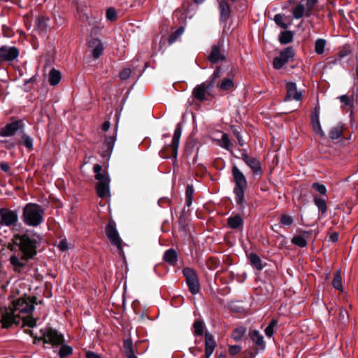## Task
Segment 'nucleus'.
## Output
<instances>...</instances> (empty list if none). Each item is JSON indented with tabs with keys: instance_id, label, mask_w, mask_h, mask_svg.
I'll list each match as a JSON object with an SVG mask.
<instances>
[{
	"instance_id": "47",
	"label": "nucleus",
	"mask_w": 358,
	"mask_h": 358,
	"mask_svg": "<svg viewBox=\"0 0 358 358\" xmlns=\"http://www.w3.org/2000/svg\"><path fill=\"white\" fill-rule=\"evenodd\" d=\"M275 22L281 28L286 29L287 27V24L285 22L283 15L280 14H277L274 17Z\"/></svg>"
},
{
	"instance_id": "64",
	"label": "nucleus",
	"mask_w": 358,
	"mask_h": 358,
	"mask_svg": "<svg viewBox=\"0 0 358 358\" xmlns=\"http://www.w3.org/2000/svg\"><path fill=\"white\" fill-rule=\"evenodd\" d=\"M125 355L127 356V358H137L134 355V352H130L126 353Z\"/></svg>"
},
{
	"instance_id": "18",
	"label": "nucleus",
	"mask_w": 358,
	"mask_h": 358,
	"mask_svg": "<svg viewBox=\"0 0 358 358\" xmlns=\"http://www.w3.org/2000/svg\"><path fill=\"white\" fill-rule=\"evenodd\" d=\"M319 117L320 110L319 109L315 108L311 115V127L313 131L315 133H317L320 137H324L325 136V134L322 129Z\"/></svg>"
},
{
	"instance_id": "16",
	"label": "nucleus",
	"mask_w": 358,
	"mask_h": 358,
	"mask_svg": "<svg viewBox=\"0 0 358 358\" xmlns=\"http://www.w3.org/2000/svg\"><path fill=\"white\" fill-rule=\"evenodd\" d=\"M225 56L223 50L220 44H214L212 46L210 54L208 56V60L212 63H217L224 61Z\"/></svg>"
},
{
	"instance_id": "45",
	"label": "nucleus",
	"mask_w": 358,
	"mask_h": 358,
	"mask_svg": "<svg viewBox=\"0 0 358 358\" xmlns=\"http://www.w3.org/2000/svg\"><path fill=\"white\" fill-rule=\"evenodd\" d=\"M277 324L275 320H272L269 324L266 327L264 332L268 337H271L273 334V328Z\"/></svg>"
},
{
	"instance_id": "50",
	"label": "nucleus",
	"mask_w": 358,
	"mask_h": 358,
	"mask_svg": "<svg viewBox=\"0 0 358 358\" xmlns=\"http://www.w3.org/2000/svg\"><path fill=\"white\" fill-rule=\"evenodd\" d=\"M183 31H184L183 27H180L179 29H178L173 34H172L171 35L170 39H169L170 43L175 42L176 41V39L178 38V37H179L180 36H181L182 34Z\"/></svg>"
},
{
	"instance_id": "28",
	"label": "nucleus",
	"mask_w": 358,
	"mask_h": 358,
	"mask_svg": "<svg viewBox=\"0 0 358 358\" xmlns=\"http://www.w3.org/2000/svg\"><path fill=\"white\" fill-rule=\"evenodd\" d=\"M314 203L315 206L317 207L318 210L321 214L323 215L327 212V206L326 199L322 197L315 196Z\"/></svg>"
},
{
	"instance_id": "57",
	"label": "nucleus",
	"mask_w": 358,
	"mask_h": 358,
	"mask_svg": "<svg viewBox=\"0 0 358 358\" xmlns=\"http://www.w3.org/2000/svg\"><path fill=\"white\" fill-rule=\"evenodd\" d=\"M58 248L61 251H65L68 249V244L66 240H61L58 244Z\"/></svg>"
},
{
	"instance_id": "20",
	"label": "nucleus",
	"mask_w": 358,
	"mask_h": 358,
	"mask_svg": "<svg viewBox=\"0 0 358 358\" xmlns=\"http://www.w3.org/2000/svg\"><path fill=\"white\" fill-rule=\"evenodd\" d=\"M88 45L94 58L97 59L99 57L103 50V45L101 41L99 38H92L89 41Z\"/></svg>"
},
{
	"instance_id": "6",
	"label": "nucleus",
	"mask_w": 358,
	"mask_h": 358,
	"mask_svg": "<svg viewBox=\"0 0 358 358\" xmlns=\"http://www.w3.org/2000/svg\"><path fill=\"white\" fill-rule=\"evenodd\" d=\"M182 134V128L180 126V124H178L177 125L176 129H175L172 143L171 145H168L167 147L164 148L160 152V155L162 157L164 158H170V154H167V152H169V150H171V156L176 159L177 155H178V145H179V141Z\"/></svg>"
},
{
	"instance_id": "55",
	"label": "nucleus",
	"mask_w": 358,
	"mask_h": 358,
	"mask_svg": "<svg viewBox=\"0 0 358 358\" xmlns=\"http://www.w3.org/2000/svg\"><path fill=\"white\" fill-rule=\"evenodd\" d=\"M241 351V347L238 345H232L230 346L229 349V352L231 355H235L238 354Z\"/></svg>"
},
{
	"instance_id": "26",
	"label": "nucleus",
	"mask_w": 358,
	"mask_h": 358,
	"mask_svg": "<svg viewBox=\"0 0 358 358\" xmlns=\"http://www.w3.org/2000/svg\"><path fill=\"white\" fill-rule=\"evenodd\" d=\"M227 223L230 228L236 229L242 227L243 221L240 215H236L229 217L227 220Z\"/></svg>"
},
{
	"instance_id": "39",
	"label": "nucleus",
	"mask_w": 358,
	"mask_h": 358,
	"mask_svg": "<svg viewBox=\"0 0 358 358\" xmlns=\"http://www.w3.org/2000/svg\"><path fill=\"white\" fill-rule=\"evenodd\" d=\"M246 188H234L236 202L238 205H242L244 201V192Z\"/></svg>"
},
{
	"instance_id": "1",
	"label": "nucleus",
	"mask_w": 358,
	"mask_h": 358,
	"mask_svg": "<svg viewBox=\"0 0 358 358\" xmlns=\"http://www.w3.org/2000/svg\"><path fill=\"white\" fill-rule=\"evenodd\" d=\"M38 236L29 234H15L13 239V243L8 246L11 251L19 247L18 251H15L9 258L10 264L16 273H21L26 267L28 261L32 259L36 254V244L40 241Z\"/></svg>"
},
{
	"instance_id": "32",
	"label": "nucleus",
	"mask_w": 358,
	"mask_h": 358,
	"mask_svg": "<svg viewBox=\"0 0 358 358\" xmlns=\"http://www.w3.org/2000/svg\"><path fill=\"white\" fill-rule=\"evenodd\" d=\"M293 39V34L290 31H285L280 33L279 41L282 44L290 43Z\"/></svg>"
},
{
	"instance_id": "61",
	"label": "nucleus",
	"mask_w": 358,
	"mask_h": 358,
	"mask_svg": "<svg viewBox=\"0 0 358 358\" xmlns=\"http://www.w3.org/2000/svg\"><path fill=\"white\" fill-rule=\"evenodd\" d=\"M1 169L2 171L7 172L10 169V166L7 163H1Z\"/></svg>"
},
{
	"instance_id": "63",
	"label": "nucleus",
	"mask_w": 358,
	"mask_h": 358,
	"mask_svg": "<svg viewBox=\"0 0 358 358\" xmlns=\"http://www.w3.org/2000/svg\"><path fill=\"white\" fill-rule=\"evenodd\" d=\"M125 355L127 356V358H137L134 355V352H130L126 353Z\"/></svg>"
},
{
	"instance_id": "34",
	"label": "nucleus",
	"mask_w": 358,
	"mask_h": 358,
	"mask_svg": "<svg viewBox=\"0 0 358 358\" xmlns=\"http://www.w3.org/2000/svg\"><path fill=\"white\" fill-rule=\"evenodd\" d=\"M326 41L323 38H318L315 43V51L317 55H322L324 52Z\"/></svg>"
},
{
	"instance_id": "38",
	"label": "nucleus",
	"mask_w": 358,
	"mask_h": 358,
	"mask_svg": "<svg viewBox=\"0 0 358 358\" xmlns=\"http://www.w3.org/2000/svg\"><path fill=\"white\" fill-rule=\"evenodd\" d=\"M234 87V82L231 78H224L219 85V88L223 91H228Z\"/></svg>"
},
{
	"instance_id": "58",
	"label": "nucleus",
	"mask_w": 358,
	"mask_h": 358,
	"mask_svg": "<svg viewBox=\"0 0 358 358\" xmlns=\"http://www.w3.org/2000/svg\"><path fill=\"white\" fill-rule=\"evenodd\" d=\"M234 134L236 136V138H237V141H238V144L241 145V146H243L244 145V141L243 139L242 138L240 133L237 131H234Z\"/></svg>"
},
{
	"instance_id": "25",
	"label": "nucleus",
	"mask_w": 358,
	"mask_h": 358,
	"mask_svg": "<svg viewBox=\"0 0 358 358\" xmlns=\"http://www.w3.org/2000/svg\"><path fill=\"white\" fill-rule=\"evenodd\" d=\"M164 260L170 265H175L178 260V255L175 250L169 249L164 255Z\"/></svg>"
},
{
	"instance_id": "60",
	"label": "nucleus",
	"mask_w": 358,
	"mask_h": 358,
	"mask_svg": "<svg viewBox=\"0 0 358 358\" xmlns=\"http://www.w3.org/2000/svg\"><path fill=\"white\" fill-rule=\"evenodd\" d=\"M110 122L106 121L102 125V130L104 131H108L110 128Z\"/></svg>"
},
{
	"instance_id": "59",
	"label": "nucleus",
	"mask_w": 358,
	"mask_h": 358,
	"mask_svg": "<svg viewBox=\"0 0 358 358\" xmlns=\"http://www.w3.org/2000/svg\"><path fill=\"white\" fill-rule=\"evenodd\" d=\"M86 357L87 358H101V357L94 352H87L86 353Z\"/></svg>"
},
{
	"instance_id": "48",
	"label": "nucleus",
	"mask_w": 358,
	"mask_h": 358,
	"mask_svg": "<svg viewBox=\"0 0 358 358\" xmlns=\"http://www.w3.org/2000/svg\"><path fill=\"white\" fill-rule=\"evenodd\" d=\"M313 189L315 191L318 192L321 194L325 195L327 193L326 187L324 185L319 184L317 182H315L312 185Z\"/></svg>"
},
{
	"instance_id": "54",
	"label": "nucleus",
	"mask_w": 358,
	"mask_h": 358,
	"mask_svg": "<svg viewBox=\"0 0 358 358\" xmlns=\"http://www.w3.org/2000/svg\"><path fill=\"white\" fill-rule=\"evenodd\" d=\"M351 50L349 46H345L339 52L338 56L340 58L345 57L350 55Z\"/></svg>"
},
{
	"instance_id": "40",
	"label": "nucleus",
	"mask_w": 358,
	"mask_h": 358,
	"mask_svg": "<svg viewBox=\"0 0 358 358\" xmlns=\"http://www.w3.org/2000/svg\"><path fill=\"white\" fill-rule=\"evenodd\" d=\"M194 189L192 186L188 185L185 190V203L187 206H190L192 203V196Z\"/></svg>"
},
{
	"instance_id": "15",
	"label": "nucleus",
	"mask_w": 358,
	"mask_h": 358,
	"mask_svg": "<svg viewBox=\"0 0 358 358\" xmlns=\"http://www.w3.org/2000/svg\"><path fill=\"white\" fill-rule=\"evenodd\" d=\"M22 125V123L21 121H15L8 124L0 129V136L5 137L13 136L21 129Z\"/></svg>"
},
{
	"instance_id": "8",
	"label": "nucleus",
	"mask_w": 358,
	"mask_h": 358,
	"mask_svg": "<svg viewBox=\"0 0 358 358\" xmlns=\"http://www.w3.org/2000/svg\"><path fill=\"white\" fill-rule=\"evenodd\" d=\"M18 222V215L16 211L8 208H0V225L5 227L15 226Z\"/></svg>"
},
{
	"instance_id": "24",
	"label": "nucleus",
	"mask_w": 358,
	"mask_h": 358,
	"mask_svg": "<svg viewBox=\"0 0 358 358\" xmlns=\"http://www.w3.org/2000/svg\"><path fill=\"white\" fill-rule=\"evenodd\" d=\"M249 336L256 345L260 347L262 349L264 348L265 343L264 337L257 330H250Z\"/></svg>"
},
{
	"instance_id": "11",
	"label": "nucleus",
	"mask_w": 358,
	"mask_h": 358,
	"mask_svg": "<svg viewBox=\"0 0 358 358\" xmlns=\"http://www.w3.org/2000/svg\"><path fill=\"white\" fill-rule=\"evenodd\" d=\"M19 55V50L14 46L3 45L0 48V62H12Z\"/></svg>"
},
{
	"instance_id": "51",
	"label": "nucleus",
	"mask_w": 358,
	"mask_h": 358,
	"mask_svg": "<svg viewBox=\"0 0 358 358\" xmlns=\"http://www.w3.org/2000/svg\"><path fill=\"white\" fill-rule=\"evenodd\" d=\"M220 74H221V68L217 66V67H216V69L215 70V71L213 72V73L212 75L211 81L210 83H208L209 84L211 85L212 87H214L215 83V80L220 76Z\"/></svg>"
},
{
	"instance_id": "13",
	"label": "nucleus",
	"mask_w": 358,
	"mask_h": 358,
	"mask_svg": "<svg viewBox=\"0 0 358 358\" xmlns=\"http://www.w3.org/2000/svg\"><path fill=\"white\" fill-rule=\"evenodd\" d=\"M242 159L250 168L251 171L255 176H261L262 175V169L259 161L252 157H250L246 154H242Z\"/></svg>"
},
{
	"instance_id": "43",
	"label": "nucleus",
	"mask_w": 358,
	"mask_h": 358,
	"mask_svg": "<svg viewBox=\"0 0 358 358\" xmlns=\"http://www.w3.org/2000/svg\"><path fill=\"white\" fill-rule=\"evenodd\" d=\"M194 334L196 336H201L203 333V322L201 320H196L193 325Z\"/></svg>"
},
{
	"instance_id": "56",
	"label": "nucleus",
	"mask_w": 358,
	"mask_h": 358,
	"mask_svg": "<svg viewBox=\"0 0 358 358\" xmlns=\"http://www.w3.org/2000/svg\"><path fill=\"white\" fill-rule=\"evenodd\" d=\"M348 317V312L345 309L341 308L339 312V317L341 322H344Z\"/></svg>"
},
{
	"instance_id": "22",
	"label": "nucleus",
	"mask_w": 358,
	"mask_h": 358,
	"mask_svg": "<svg viewBox=\"0 0 358 358\" xmlns=\"http://www.w3.org/2000/svg\"><path fill=\"white\" fill-rule=\"evenodd\" d=\"M308 238L309 233L303 231L302 234L294 236L292 243L299 247L303 248L306 246Z\"/></svg>"
},
{
	"instance_id": "17",
	"label": "nucleus",
	"mask_w": 358,
	"mask_h": 358,
	"mask_svg": "<svg viewBox=\"0 0 358 358\" xmlns=\"http://www.w3.org/2000/svg\"><path fill=\"white\" fill-rule=\"evenodd\" d=\"M213 88L211 85L207 83H203L196 85L193 90V95L195 99L199 101H203L206 99L208 91Z\"/></svg>"
},
{
	"instance_id": "53",
	"label": "nucleus",
	"mask_w": 358,
	"mask_h": 358,
	"mask_svg": "<svg viewBox=\"0 0 358 358\" xmlns=\"http://www.w3.org/2000/svg\"><path fill=\"white\" fill-rule=\"evenodd\" d=\"M131 69H124L123 70L121 71V72L120 73V78L122 79V80H127V78H129L130 75H131Z\"/></svg>"
},
{
	"instance_id": "19",
	"label": "nucleus",
	"mask_w": 358,
	"mask_h": 358,
	"mask_svg": "<svg viewBox=\"0 0 358 358\" xmlns=\"http://www.w3.org/2000/svg\"><path fill=\"white\" fill-rule=\"evenodd\" d=\"M232 176L236 184L235 188L247 187V181L244 174L236 166L232 168Z\"/></svg>"
},
{
	"instance_id": "62",
	"label": "nucleus",
	"mask_w": 358,
	"mask_h": 358,
	"mask_svg": "<svg viewBox=\"0 0 358 358\" xmlns=\"http://www.w3.org/2000/svg\"><path fill=\"white\" fill-rule=\"evenodd\" d=\"M330 238H331V240L333 242H336V241L338 240V234H336V233H334V234H332L331 235V236H330Z\"/></svg>"
},
{
	"instance_id": "3",
	"label": "nucleus",
	"mask_w": 358,
	"mask_h": 358,
	"mask_svg": "<svg viewBox=\"0 0 358 358\" xmlns=\"http://www.w3.org/2000/svg\"><path fill=\"white\" fill-rule=\"evenodd\" d=\"M43 209L36 203H29L23 208L22 220L27 226L38 227L43 222Z\"/></svg>"
},
{
	"instance_id": "35",
	"label": "nucleus",
	"mask_w": 358,
	"mask_h": 358,
	"mask_svg": "<svg viewBox=\"0 0 358 358\" xmlns=\"http://www.w3.org/2000/svg\"><path fill=\"white\" fill-rule=\"evenodd\" d=\"M245 331H246V329L245 327H238L236 329H234L233 331V332L231 333V338L234 341H238L243 338Z\"/></svg>"
},
{
	"instance_id": "37",
	"label": "nucleus",
	"mask_w": 358,
	"mask_h": 358,
	"mask_svg": "<svg viewBox=\"0 0 358 358\" xmlns=\"http://www.w3.org/2000/svg\"><path fill=\"white\" fill-rule=\"evenodd\" d=\"M340 101L345 106L352 108L354 105L355 99L353 96H348L346 94L342 95L338 97Z\"/></svg>"
},
{
	"instance_id": "5",
	"label": "nucleus",
	"mask_w": 358,
	"mask_h": 358,
	"mask_svg": "<svg viewBox=\"0 0 358 358\" xmlns=\"http://www.w3.org/2000/svg\"><path fill=\"white\" fill-rule=\"evenodd\" d=\"M95 178L98 180L96 185V190L98 196L101 198H105L110 195V178L106 171H102V167L99 164H95L94 166Z\"/></svg>"
},
{
	"instance_id": "12",
	"label": "nucleus",
	"mask_w": 358,
	"mask_h": 358,
	"mask_svg": "<svg viewBox=\"0 0 358 358\" xmlns=\"http://www.w3.org/2000/svg\"><path fill=\"white\" fill-rule=\"evenodd\" d=\"M294 56V50L292 48H286L281 51L279 57L273 59V65L275 69H281L289 59Z\"/></svg>"
},
{
	"instance_id": "23",
	"label": "nucleus",
	"mask_w": 358,
	"mask_h": 358,
	"mask_svg": "<svg viewBox=\"0 0 358 358\" xmlns=\"http://www.w3.org/2000/svg\"><path fill=\"white\" fill-rule=\"evenodd\" d=\"M219 9L220 14V20L222 21H227L231 13L230 6L225 0H222L219 3Z\"/></svg>"
},
{
	"instance_id": "14",
	"label": "nucleus",
	"mask_w": 358,
	"mask_h": 358,
	"mask_svg": "<svg viewBox=\"0 0 358 358\" xmlns=\"http://www.w3.org/2000/svg\"><path fill=\"white\" fill-rule=\"evenodd\" d=\"M287 95L285 97L286 101H300L302 98V94L297 90L295 83L289 82L286 84Z\"/></svg>"
},
{
	"instance_id": "36",
	"label": "nucleus",
	"mask_w": 358,
	"mask_h": 358,
	"mask_svg": "<svg viewBox=\"0 0 358 358\" xmlns=\"http://www.w3.org/2000/svg\"><path fill=\"white\" fill-rule=\"evenodd\" d=\"M48 18L43 16L39 15L36 20V25L40 30H44L48 26Z\"/></svg>"
},
{
	"instance_id": "27",
	"label": "nucleus",
	"mask_w": 358,
	"mask_h": 358,
	"mask_svg": "<svg viewBox=\"0 0 358 358\" xmlns=\"http://www.w3.org/2000/svg\"><path fill=\"white\" fill-rule=\"evenodd\" d=\"M217 144L221 146L222 148L230 151L231 150V143L229 138V136L223 133L222 134L221 138L216 141Z\"/></svg>"
},
{
	"instance_id": "9",
	"label": "nucleus",
	"mask_w": 358,
	"mask_h": 358,
	"mask_svg": "<svg viewBox=\"0 0 358 358\" xmlns=\"http://www.w3.org/2000/svg\"><path fill=\"white\" fill-rule=\"evenodd\" d=\"M106 234L111 244L117 248L120 255L123 256L124 252L122 249V240L116 228L111 224H108L106 227Z\"/></svg>"
},
{
	"instance_id": "44",
	"label": "nucleus",
	"mask_w": 358,
	"mask_h": 358,
	"mask_svg": "<svg viewBox=\"0 0 358 358\" xmlns=\"http://www.w3.org/2000/svg\"><path fill=\"white\" fill-rule=\"evenodd\" d=\"M115 140L116 138L115 136H109L106 138L104 145L106 147L107 151L111 152L113 150Z\"/></svg>"
},
{
	"instance_id": "30",
	"label": "nucleus",
	"mask_w": 358,
	"mask_h": 358,
	"mask_svg": "<svg viewBox=\"0 0 358 358\" xmlns=\"http://www.w3.org/2000/svg\"><path fill=\"white\" fill-rule=\"evenodd\" d=\"M343 131V126L342 124H338L333 128L329 131V137L332 140L338 139L342 136Z\"/></svg>"
},
{
	"instance_id": "42",
	"label": "nucleus",
	"mask_w": 358,
	"mask_h": 358,
	"mask_svg": "<svg viewBox=\"0 0 358 358\" xmlns=\"http://www.w3.org/2000/svg\"><path fill=\"white\" fill-rule=\"evenodd\" d=\"M72 352L73 349L71 347L66 345H62L59 352V357L64 358L65 357L70 355Z\"/></svg>"
},
{
	"instance_id": "49",
	"label": "nucleus",
	"mask_w": 358,
	"mask_h": 358,
	"mask_svg": "<svg viewBox=\"0 0 358 358\" xmlns=\"http://www.w3.org/2000/svg\"><path fill=\"white\" fill-rule=\"evenodd\" d=\"M106 18L110 21H114L117 18V13L115 11V10L113 8H109L106 10Z\"/></svg>"
},
{
	"instance_id": "2",
	"label": "nucleus",
	"mask_w": 358,
	"mask_h": 358,
	"mask_svg": "<svg viewBox=\"0 0 358 358\" xmlns=\"http://www.w3.org/2000/svg\"><path fill=\"white\" fill-rule=\"evenodd\" d=\"M34 298L20 297L12 301V305L1 309L0 322L3 328H8L13 324H18L21 321L23 325L34 327L36 321L29 315L34 310Z\"/></svg>"
},
{
	"instance_id": "31",
	"label": "nucleus",
	"mask_w": 358,
	"mask_h": 358,
	"mask_svg": "<svg viewBox=\"0 0 358 358\" xmlns=\"http://www.w3.org/2000/svg\"><path fill=\"white\" fill-rule=\"evenodd\" d=\"M250 262L252 266L260 271L263 268L262 260L258 255L254 253L250 255Z\"/></svg>"
},
{
	"instance_id": "10",
	"label": "nucleus",
	"mask_w": 358,
	"mask_h": 358,
	"mask_svg": "<svg viewBox=\"0 0 358 358\" xmlns=\"http://www.w3.org/2000/svg\"><path fill=\"white\" fill-rule=\"evenodd\" d=\"M43 338L45 343H50L53 345H60L64 342V337L62 334L52 329L41 330Z\"/></svg>"
},
{
	"instance_id": "4",
	"label": "nucleus",
	"mask_w": 358,
	"mask_h": 358,
	"mask_svg": "<svg viewBox=\"0 0 358 358\" xmlns=\"http://www.w3.org/2000/svg\"><path fill=\"white\" fill-rule=\"evenodd\" d=\"M317 0H289L292 6L291 12L294 19L309 17Z\"/></svg>"
},
{
	"instance_id": "7",
	"label": "nucleus",
	"mask_w": 358,
	"mask_h": 358,
	"mask_svg": "<svg viewBox=\"0 0 358 358\" xmlns=\"http://www.w3.org/2000/svg\"><path fill=\"white\" fill-rule=\"evenodd\" d=\"M182 273L185 277L189 289L192 294H196L200 290V284L196 271L190 268H185Z\"/></svg>"
},
{
	"instance_id": "29",
	"label": "nucleus",
	"mask_w": 358,
	"mask_h": 358,
	"mask_svg": "<svg viewBox=\"0 0 358 358\" xmlns=\"http://www.w3.org/2000/svg\"><path fill=\"white\" fill-rule=\"evenodd\" d=\"M61 73L56 69H52L49 73V83L51 85H57L61 80Z\"/></svg>"
},
{
	"instance_id": "21",
	"label": "nucleus",
	"mask_w": 358,
	"mask_h": 358,
	"mask_svg": "<svg viewBox=\"0 0 358 358\" xmlns=\"http://www.w3.org/2000/svg\"><path fill=\"white\" fill-rule=\"evenodd\" d=\"M216 347V343L213 336L206 331L205 334V357L210 358Z\"/></svg>"
},
{
	"instance_id": "52",
	"label": "nucleus",
	"mask_w": 358,
	"mask_h": 358,
	"mask_svg": "<svg viewBox=\"0 0 358 358\" xmlns=\"http://www.w3.org/2000/svg\"><path fill=\"white\" fill-rule=\"evenodd\" d=\"M124 350L125 354L128 353V352H134L133 343H132V341L131 340L127 339V340L124 341Z\"/></svg>"
},
{
	"instance_id": "41",
	"label": "nucleus",
	"mask_w": 358,
	"mask_h": 358,
	"mask_svg": "<svg viewBox=\"0 0 358 358\" xmlns=\"http://www.w3.org/2000/svg\"><path fill=\"white\" fill-rule=\"evenodd\" d=\"M20 143L24 145V146L29 150L33 149V139L27 134L22 135V140Z\"/></svg>"
},
{
	"instance_id": "33",
	"label": "nucleus",
	"mask_w": 358,
	"mask_h": 358,
	"mask_svg": "<svg viewBox=\"0 0 358 358\" xmlns=\"http://www.w3.org/2000/svg\"><path fill=\"white\" fill-rule=\"evenodd\" d=\"M332 285L335 289L338 290L343 289L342 278L339 271H336L334 273Z\"/></svg>"
},
{
	"instance_id": "46",
	"label": "nucleus",
	"mask_w": 358,
	"mask_h": 358,
	"mask_svg": "<svg viewBox=\"0 0 358 358\" xmlns=\"http://www.w3.org/2000/svg\"><path fill=\"white\" fill-rule=\"evenodd\" d=\"M280 222L282 225L289 227L293 223V218L290 215H282L280 218Z\"/></svg>"
}]
</instances>
